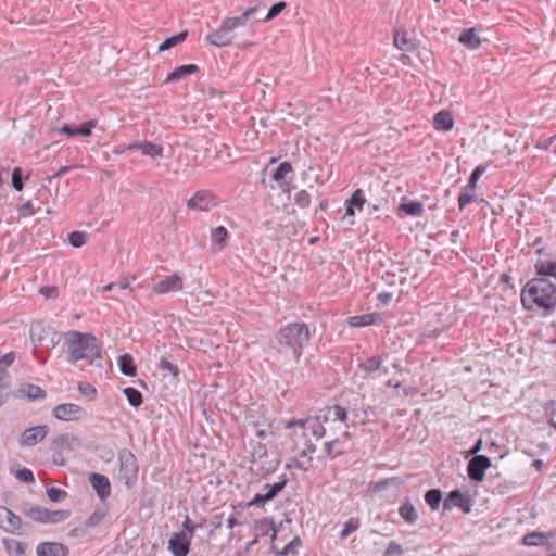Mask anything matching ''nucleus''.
I'll return each instance as SVG.
<instances>
[{"instance_id":"1","label":"nucleus","mask_w":556,"mask_h":556,"mask_svg":"<svg viewBox=\"0 0 556 556\" xmlns=\"http://www.w3.org/2000/svg\"><path fill=\"white\" fill-rule=\"evenodd\" d=\"M520 301L526 311L552 314L556 309V286L547 278L534 277L522 287Z\"/></svg>"},{"instance_id":"2","label":"nucleus","mask_w":556,"mask_h":556,"mask_svg":"<svg viewBox=\"0 0 556 556\" xmlns=\"http://www.w3.org/2000/svg\"><path fill=\"white\" fill-rule=\"evenodd\" d=\"M67 340L70 363L85 359L89 364L101 358V346L98 339L91 333H83L77 330H70L65 333Z\"/></svg>"},{"instance_id":"3","label":"nucleus","mask_w":556,"mask_h":556,"mask_svg":"<svg viewBox=\"0 0 556 556\" xmlns=\"http://www.w3.org/2000/svg\"><path fill=\"white\" fill-rule=\"evenodd\" d=\"M311 332L305 323H290L279 329L276 341L279 344V352L291 351L293 357L299 359L303 349L308 345Z\"/></svg>"},{"instance_id":"4","label":"nucleus","mask_w":556,"mask_h":556,"mask_svg":"<svg viewBox=\"0 0 556 556\" xmlns=\"http://www.w3.org/2000/svg\"><path fill=\"white\" fill-rule=\"evenodd\" d=\"M257 9L258 5L251 7L239 16L224 18L220 26L206 36V40L218 48L231 45L235 38L233 30L239 26H244L250 18L254 17Z\"/></svg>"},{"instance_id":"5","label":"nucleus","mask_w":556,"mask_h":556,"mask_svg":"<svg viewBox=\"0 0 556 556\" xmlns=\"http://www.w3.org/2000/svg\"><path fill=\"white\" fill-rule=\"evenodd\" d=\"M20 511L31 521L43 525L60 523L71 516L70 510H50L40 505H33L29 503H23L20 507Z\"/></svg>"},{"instance_id":"6","label":"nucleus","mask_w":556,"mask_h":556,"mask_svg":"<svg viewBox=\"0 0 556 556\" xmlns=\"http://www.w3.org/2000/svg\"><path fill=\"white\" fill-rule=\"evenodd\" d=\"M118 478L130 489L138 480L139 466L137 457L128 448H122L118 452Z\"/></svg>"},{"instance_id":"7","label":"nucleus","mask_w":556,"mask_h":556,"mask_svg":"<svg viewBox=\"0 0 556 556\" xmlns=\"http://www.w3.org/2000/svg\"><path fill=\"white\" fill-rule=\"evenodd\" d=\"M288 478L283 475L279 480L273 484L266 483L263 485V493H257L254 497L247 503V507L263 508L268 502L276 498L287 486Z\"/></svg>"},{"instance_id":"8","label":"nucleus","mask_w":556,"mask_h":556,"mask_svg":"<svg viewBox=\"0 0 556 556\" xmlns=\"http://www.w3.org/2000/svg\"><path fill=\"white\" fill-rule=\"evenodd\" d=\"M486 166L478 165L470 174L467 185L462 189L458 195V207L463 211L468 204L476 200V189L479 178L485 173Z\"/></svg>"},{"instance_id":"9","label":"nucleus","mask_w":556,"mask_h":556,"mask_svg":"<svg viewBox=\"0 0 556 556\" xmlns=\"http://www.w3.org/2000/svg\"><path fill=\"white\" fill-rule=\"evenodd\" d=\"M492 466L491 459L486 455H476L467 464L468 478L475 482H482L485 478V471Z\"/></svg>"},{"instance_id":"10","label":"nucleus","mask_w":556,"mask_h":556,"mask_svg":"<svg viewBox=\"0 0 556 556\" xmlns=\"http://www.w3.org/2000/svg\"><path fill=\"white\" fill-rule=\"evenodd\" d=\"M52 415L54 418L63 421H75L81 419L86 412L83 407L74 403H64L56 405Z\"/></svg>"},{"instance_id":"11","label":"nucleus","mask_w":556,"mask_h":556,"mask_svg":"<svg viewBox=\"0 0 556 556\" xmlns=\"http://www.w3.org/2000/svg\"><path fill=\"white\" fill-rule=\"evenodd\" d=\"M191 536L186 532H175L168 541V551L173 556H187L190 553Z\"/></svg>"},{"instance_id":"12","label":"nucleus","mask_w":556,"mask_h":556,"mask_svg":"<svg viewBox=\"0 0 556 556\" xmlns=\"http://www.w3.org/2000/svg\"><path fill=\"white\" fill-rule=\"evenodd\" d=\"M453 507L460 508L464 513L471 511L472 502L464 495L459 490H452L443 501V510H451Z\"/></svg>"},{"instance_id":"13","label":"nucleus","mask_w":556,"mask_h":556,"mask_svg":"<svg viewBox=\"0 0 556 556\" xmlns=\"http://www.w3.org/2000/svg\"><path fill=\"white\" fill-rule=\"evenodd\" d=\"M182 289L184 280L177 274L165 276L152 286V292L155 294H165L174 291H180Z\"/></svg>"},{"instance_id":"14","label":"nucleus","mask_w":556,"mask_h":556,"mask_svg":"<svg viewBox=\"0 0 556 556\" xmlns=\"http://www.w3.org/2000/svg\"><path fill=\"white\" fill-rule=\"evenodd\" d=\"M0 528L8 533H20L22 519L5 506H0Z\"/></svg>"},{"instance_id":"15","label":"nucleus","mask_w":556,"mask_h":556,"mask_svg":"<svg viewBox=\"0 0 556 556\" xmlns=\"http://www.w3.org/2000/svg\"><path fill=\"white\" fill-rule=\"evenodd\" d=\"M187 206L194 211H208L211 207L216 206L215 197L211 191L200 190L188 200Z\"/></svg>"},{"instance_id":"16","label":"nucleus","mask_w":556,"mask_h":556,"mask_svg":"<svg viewBox=\"0 0 556 556\" xmlns=\"http://www.w3.org/2000/svg\"><path fill=\"white\" fill-rule=\"evenodd\" d=\"M49 427L46 425L28 428L22 433L20 444L26 446H34L37 443L41 442L47 437Z\"/></svg>"},{"instance_id":"17","label":"nucleus","mask_w":556,"mask_h":556,"mask_svg":"<svg viewBox=\"0 0 556 556\" xmlns=\"http://www.w3.org/2000/svg\"><path fill=\"white\" fill-rule=\"evenodd\" d=\"M88 480L101 501L106 500L111 494V483L106 476L91 472Z\"/></svg>"},{"instance_id":"18","label":"nucleus","mask_w":556,"mask_h":556,"mask_svg":"<svg viewBox=\"0 0 556 556\" xmlns=\"http://www.w3.org/2000/svg\"><path fill=\"white\" fill-rule=\"evenodd\" d=\"M54 328L50 325H46L43 321H34L30 325L29 337L35 348L43 345L49 334H51Z\"/></svg>"},{"instance_id":"19","label":"nucleus","mask_w":556,"mask_h":556,"mask_svg":"<svg viewBox=\"0 0 556 556\" xmlns=\"http://www.w3.org/2000/svg\"><path fill=\"white\" fill-rule=\"evenodd\" d=\"M37 556H67L70 549L59 542H42L36 547Z\"/></svg>"},{"instance_id":"20","label":"nucleus","mask_w":556,"mask_h":556,"mask_svg":"<svg viewBox=\"0 0 556 556\" xmlns=\"http://www.w3.org/2000/svg\"><path fill=\"white\" fill-rule=\"evenodd\" d=\"M394 46L404 52H414L418 48L416 39L408 36L406 30H396L393 36Z\"/></svg>"},{"instance_id":"21","label":"nucleus","mask_w":556,"mask_h":556,"mask_svg":"<svg viewBox=\"0 0 556 556\" xmlns=\"http://www.w3.org/2000/svg\"><path fill=\"white\" fill-rule=\"evenodd\" d=\"M199 72L200 67L197 64L180 65L168 74L167 78L165 79V84L181 80L188 76L198 74Z\"/></svg>"},{"instance_id":"22","label":"nucleus","mask_w":556,"mask_h":556,"mask_svg":"<svg viewBox=\"0 0 556 556\" xmlns=\"http://www.w3.org/2000/svg\"><path fill=\"white\" fill-rule=\"evenodd\" d=\"M17 395L21 397H26L29 401H36V400L45 399L47 393L39 386L31 384V383H24V384L20 386V388L17 390Z\"/></svg>"},{"instance_id":"23","label":"nucleus","mask_w":556,"mask_h":556,"mask_svg":"<svg viewBox=\"0 0 556 556\" xmlns=\"http://www.w3.org/2000/svg\"><path fill=\"white\" fill-rule=\"evenodd\" d=\"M403 202L399 206V212L413 217H421L425 213L424 204L415 200H406L404 197Z\"/></svg>"},{"instance_id":"24","label":"nucleus","mask_w":556,"mask_h":556,"mask_svg":"<svg viewBox=\"0 0 556 556\" xmlns=\"http://www.w3.org/2000/svg\"><path fill=\"white\" fill-rule=\"evenodd\" d=\"M132 148L136 150H141L144 155L150 157H161L163 156L164 152V148L161 144L153 143L148 140L134 142Z\"/></svg>"},{"instance_id":"25","label":"nucleus","mask_w":556,"mask_h":556,"mask_svg":"<svg viewBox=\"0 0 556 556\" xmlns=\"http://www.w3.org/2000/svg\"><path fill=\"white\" fill-rule=\"evenodd\" d=\"M536 277H553L556 279V261L538 258L534 264Z\"/></svg>"},{"instance_id":"26","label":"nucleus","mask_w":556,"mask_h":556,"mask_svg":"<svg viewBox=\"0 0 556 556\" xmlns=\"http://www.w3.org/2000/svg\"><path fill=\"white\" fill-rule=\"evenodd\" d=\"M454 126V119L448 111L442 110L433 117V127L439 131H448Z\"/></svg>"},{"instance_id":"27","label":"nucleus","mask_w":556,"mask_h":556,"mask_svg":"<svg viewBox=\"0 0 556 556\" xmlns=\"http://www.w3.org/2000/svg\"><path fill=\"white\" fill-rule=\"evenodd\" d=\"M399 515L408 525H414L418 520V513L409 498L402 502L399 507Z\"/></svg>"},{"instance_id":"28","label":"nucleus","mask_w":556,"mask_h":556,"mask_svg":"<svg viewBox=\"0 0 556 556\" xmlns=\"http://www.w3.org/2000/svg\"><path fill=\"white\" fill-rule=\"evenodd\" d=\"M379 315L377 313H368L363 315H355L348 318L346 323L351 327H365L375 325Z\"/></svg>"},{"instance_id":"29","label":"nucleus","mask_w":556,"mask_h":556,"mask_svg":"<svg viewBox=\"0 0 556 556\" xmlns=\"http://www.w3.org/2000/svg\"><path fill=\"white\" fill-rule=\"evenodd\" d=\"M228 239L229 232L224 226H218L211 232V241L217 247L218 251L223 250L227 245Z\"/></svg>"},{"instance_id":"30","label":"nucleus","mask_w":556,"mask_h":556,"mask_svg":"<svg viewBox=\"0 0 556 556\" xmlns=\"http://www.w3.org/2000/svg\"><path fill=\"white\" fill-rule=\"evenodd\" d=\"M118 367L122 374L128 377H135L137 375V366L130 354L126 353L118 357Z\"/></svg>"},{"instance_id":"31","label":"nucleus","mask_w":556,"mask_h":556,"mask_svg":"<svg viewBox=\"0 0 556 556\" xmlns=\"http://www.w3.org/2000/svg\"><path fill=\"white\" fill-rule=\"evenodd\" d=\"M458 40L462 45L470 49H477L481 46V39L478 37L475 28L463 30Z\"/></svg>"},{"instance_id":"32","label":"nucleus","mask_w":556,"mask_h":556,"mask_svg":"<svg viewBox=\"0 0 556 556\" xmlns=\"http://www.w3.org/2000/svg\"><path fill=\"white\" fill-rule=\"evenodd\" d=\"M255 527L260 532L258 535L265 536L268 535L269 532H273L270 535V540L274 541L277 538L276 523L273 518H263L256 521Z\"/></svg>"},{"instance_id":"33","label":"nucleus","mask_w":556,"mask_h":556,"mask_svg":"<svg viewBox=\"0 0 556 556\" xmlns=\"http://www.w3.org/2000/svg\"><path fill=\"white\" fill-rule=\"evenodd\" d=\"M291 173H293L292 165L289 162H282L279 164V166L276 168V170L273 173V179L278 185H280L290 178V177H288V175Z\"/></svg>"},{"instance_id":"34","label":"nucleus","mask_w":556,"mask_h":556,"mask_svg":"<svg viewBox=\"0 0 556 556\" xmlns=\"http://www.w3.org/2000/svg\"><path fill=\"white\" fill-rule=\"evenodd\" d=\"M2 544L9 554H11L13 551L15 553V556H25L26 554L25 543L15 541L13 539L4 538L2 540Z\"/></svg>"},{"instance_id":"35","label":"nucleus","mask_w":556,"mask_h":556,"mask_svg":"<svg viewBox=\"0 0 556 556\" xmlns=\"http://www.w3.org/2000/svg\"><path fill=\"white\" fill-rule=\"evenodd\" d=\"M339 445H342L339 439L326 442L324 444L326 455L331 459L344 455L346 451L342 447H339Z\"/></svg>"},{"instance_id":"36","label":"nucleus","mask_w":556,"mask_h":556,"mask_svg":"<svg viewBox=\"0 0 556 556\" xmlns=\"http://www.w3.org/2000/svg\"><path fill=\"white\" fill-rule=\"evenodd\" d=\"M129 405L138 408L143 403L142 393L134 387H127L123 390Z\"/></svg>"},{"instance_id":"37","label":"nucleus","mask_w":556,"mask_h":556,"mask_svg":"<svg viewBox=\"0 0 556 556\" xmlns=\"http://www.w3.org/2000/svg\"><path fill=\"white\" fill-rule=\"evenodd\" d=\"M425 502L432 510H437L442 502V491L440 489H430L425 493Z\"/></svg>"},{"instance_id":"38","label":"nucleus","mask_w":556,"mask_h":556,"mask_svg":"<svg viewBox=\"0 0 556 556\" xmlns=\"http://www.w3.org/2000/svg\"><path fill=\"white\" fill-rule=\"evenodd\" d=\"M302 545V540L299 535H295L282 549H275L278 556H295L298 555V548Z\"/></svg>"},{"instance_id":"39","label":"nucleus","mask_w":556,"mask_h":556,"mask_svg":"<svg viewBox=\"0 0 556 556\" xmlns=\"http://www.w3.org/2000/svg\"><path fill=\"white\" fill-rule=\"evenodd\" d=\"M382 357L380 355H376L367 358L363 363L359 364V368L367 374L376 372L381 368Z\"/></svg>"},{"instance_id":"40","label":"nucleus","mask_w":556,"mask_h":556,"mask_svg":"<svg viewBox=\"0 0 556 556\" xmlns=\"http://www.w3.org/2000/svg\"><path fill=\"white\" fill-rule=\"evenodd\" d=\"M187 36H188V31L184 30V31H180L177 35H174L172 37L166 38L159 46V51L161 52V51L169 50L170 48H173V47L177 46L178 43L185 41Z\"/></svg>"},{"instance_id":"41","label":"nucleus","mask_w":556,"mask_h":556,"mask_svg":"<svg viewBox=\"0 0 556 556\" xmlns=\"http://www.w3.org/2000/svg\"><path fill=\"white\" fill-rule=\"evenodd\" d=\"M108 515V509L105 507L97 508L85 521L86 528H93L102 522V520Z\"/></svg>"},{"instance_id":"42","label":"nucleus","mask_w":556,"mask_h":556,"mask_svg":"<svg viewBox=\"0 0 556 556\" xmlns=\"http://www.w3.org/2000/svg\"><path fill=\"white\" fill-rule=\"evenodd\" d=\"M545 540H546V535L544 533L530 532L523 536L522 542L525 545H528V546H539V545L544 544Z\"/></svg>"},{"instance_id":"43","label":"nucleus","mask_w":556,"mask_h":556,"mask_svg":"<svg viewBox=\"0 0 556 556\" xmlns=\"http://www.w3.org/2000/svg\"><path fill=\"white\" fill-rule=\"evenodd\" d=\"M358 528H359V519L358 518H353V517L350 518L344 523L343 529L340 531V534H339L340 539L341 540L346 539L350 534L355 532Z\"/></svg>"},{"instance_id":"44","label":"nucleus","mask_w":556,"mask_h":556,"mask_svg":"<svg viewBox=\"0 0 556 556\" xmlns=\"http://www.w3.org/2000/svg\"><path fill=\"white\" fill-rule=\"evenodd\" d=\"M346 202L351 204L354 208H358L361 211L364 204L366 203L364 191L362 189H356L352 193V195L346 200Z\"/></svg>"},{"instance_id":"45","label":"nucleus","mask_w":556,"mask_h":556,"mask_svg":"<svg viewBox=\"0 0 556 556\" xmlns=\"http://www.w3.org/2000/svg\"><path fill=\"white\" fill-rule=\"evenodd\" d=\"M88 235L84 231H72L68 235V242L73 248H81L87 242Z\"/></svg>"},{"instance_id":"46","label":"nucleus","mask_w":556,"mask_h":556,"mask_svg":"<svg viewBox=\"0 0 556 556\" xmlns=\"http://www.w3.org/2000/svg\"><path fill=\"white\" fill-rule=\"evenodd\" d=\"M286 7H287V3L285 1H279V2L274 3L269 8L267 14L263 18H260L258 21L267 22V21L275 18L286 9Z\"/></svg>"},{"instance_id":"47","label":"nucleus","mask_w":556,"mask_h":556,"mask_svg":"<svg viewBox=\"0 0 556 556\" xmlns=\"http://www.w3.org/2000/svg\"><path fill=\"white\" fill-rule=\"evenodd\" d=\"M24 174L21 167H15L12 172L11 184L14 190L22 191L24 188Z\"/></svg>"},{"instance_id":"48","label":"nucleus","mask_w":556,"mask_h":556,"mask_svg":"<svg viewBox=\"0 0 556 556\" xmlns=\"http://www.w3.org/2000/svg\"><path fill=\"white\" fill-rule=\"evenodd\" d=\"M157 366L161 370L167 371L173 378H177L179 375V368L166 357H162Z\"/></svg>"},{"instance_id":"49","label":"nucleus","mask_w":556,"mask_h":556,"mask_svg":"<svg viewBox=\"0 0 556 556\" xmlns=\"http://www.w3.org/2000/svg\"><path fill=\"white\" fill-rule=\"evenodd\" d=\"M556 401L549 400L544 404V413L548 418V425L556 430V420H554V415H556Z\"/></svg>"},{"instance_id":"50","label":"nucleus","mask_w":556,"mask_h":556,"mask_svg":"<svg viewBox=\"0 0 556 556\" xmlns=\"http://www.w3.org/2000/svg\"><path fill=\"white\" fill-rule=\"evenodd\" d=\"M47 496L51 502L59 503L67 497V492L65 490L52 486L47 489Z\"/></svg>"},{"instance_id":"51","label":"nucleus","mask_w":556,"mask_h":556,"mask_svg":"<svg viewBox=\"0 0 556 556\" xmlns=\"http://www.w3.org/2000/svg\"><path fill=\"white\" fill-rule=\"evenodd\" d=\"M328 420V417L327 416H324V420L320 421V417H316L313 421L314 424L312 425V434L316 438V439H320L325 435L326 433V429L324 427V422H327Z\"/></svg>"},{"instance_id":"52","label":"nucleus","mask_w":556,"mask_h":556,"mask_svg":"<svg viewBox=\"0 0 556 556\" xmlns=\"http://www.w3.org/2000/svg\"><path fill=\"white\" fill-rule=\"evenodd\" d=\"M294 204L300 208H306L311 204V195L306 190H300L294 197Z\"/></svg>"},{"instance_id":"53","label":"nucleus","mask_w":556,"mask_h":556,"mask_svg":"<svg viewBox=\"0 0 556 556\" xmlns=\"http://www.w3.org/2000/svg\"><path fill=\"white\" fill-rule=\"evenodd\" d=\"M78 391L83 396L89 400H93L97 395V389L88 382H79Z\"/></svg>"},{"instance_id":"54","label":"nucleus","mask_w":556,"mask_h":556,"mask_svg":"<svg viewBox=\"0 0 556 556\" xmlns=\"http://www.w3.org/2000/svg\"><path fill=\"white\" fill-rule=\"evenodd\" d=\"M94 126V121H88L86 123L80 124L79 126L75 127L76 136H90Z\"/></svg>"},{"instance_id":"55","label":"nucleus","mask_w":556,"mask_h":556,"mask_svg":"<svg viewBox=\"0 0 556 556\" xmlns=\"http://www.w3.org/2000/svg\"><path fill=\"white\" fill-rule=\"evenodd\" d=\"M329 412H333L334 420L345 422L348 420V410L341 405L327 407Z\"/></svg>"},{"instance_id":"56","label":"nucleus","mask_w":556,"mask_h":556,"mask_svg":"<svg viewBox=\"0 0 556 556\" xmlns=\"http://www.w3.org/2000/svg\"><path fill=\"white\" fill-rule=\"evenodd\" d=\"M52 446L55 450L71 448L70 438L67 434H60L52 441Z\"/></svg>"},{"instance_id":"57","label":"nucleus","mask_w":556,"mask_h":556,"mask_svg":"<svg viewBox=\"0 0 556 556\" xmlns=\"http://www.w3.org/2000/svg\"><path fill=\"white\" fill-rule=\"evenodd\" d=\"M404 553V548L403 546L397 543L396 541H391L384 553H383V556H393V555H402Z\"/></svg>"},{"instance_id":"58","label":"nucleus","mask_w":556,"mask_h":556,"mask_svg":"<svg viewBox=\"0 0 556 556\" xmlns=\"http://www.w3.org/2000/svg\"><path fill=\"white\" fill-rule=\"evenodd\" d=\"M15 477L22 481V482H25V483H33L35 481V477H34V473L30 469L28 468H22V469H18L15 473Z\"/></svg>"},{"instance_id":"59","label":"nucleus","mask_w":556,"mask_h":556,"mask_svg":"<svg viewBox=\"0 0 556 556\" xmlns=\"http://www.w3.org/2000/svg\"><path fill=\"white\" fill-rule=\"evenodd\" d=\"M556 141V135L552 136V137H548V138H543L541 137L536 143H535V148L540 149V150H544V151H547L549 150V148L555 143Z\"/></svg>"},{"instance_id":"60","label":"nucleus","mask_w":556,"mask_h":556,"mask_svg":"<svg viewBox=\"0 0 556 556\" xmlns=\"http://www.w3.org/2000/svg\"><path fill=\"white\" fill-rule=\"evenodd\" d=\"M182 530L180 532H186L187 535H190L191 539H193V534L195 530L198 529V526L188 517L186 516L185 520L182 521Z\"/></svg>"},{"instance_id":"61","label":"nucleus","mask_w":556,"mask_h":556,"mask_svg":"<svg viewBox=\"0 0 556 556\" xmlns=\"http://www.w3.org/2000/svg\"><path fill=\"white\" fill-rule=\"evenodd\" d=\"M61 341V334L53 329L51 334L47 338L45 345L47 349L52 350L54 349Z\"/></svg>"},{"instance_id":"62","label":"nucleus","mask_w":556,"mask_h":556,"mask_svg":"<svg viewBox=\"0 0 556 556\" xmlns=\"http://www.w3.org/2000/svg\"><path fill=\"white\" fill-rule=\"evenodd\" d=\"M312 418H305V419H301V418H292L290 420H288L285 425V428L287 429H290V428H293V427H300V428H305L306 425L308 422H311Z\"/></svg>"},{"instance_id":"63","label":"nucleus","mask_w":556,"mask_h":556,"mask_svg":"<svg viewBox=\"0 0 556 556\" xmlns=\"http://www.w3.org/2000/svg\"><path fill=\"white\" fill-rule=\"evenodd\" d=\"M15 361V353L10 352L0 357V369L8 370V367Z\"/></svg>"},{"instance_id":"64","label":"nucleus","mask_w":556,"mask_h":556,"mask_svg":"<svg viewBox=\"0 0 556 556\" xmlns=\"http://www.w3.org/2000/svg\"><path fill=\"white\" fill-rule=\"evenodd\" d=\"M39 293L43 295L46 299H55L59 295V289L54 286L52 287H42L40 288Z\"/></svg>"}]
</instances>
